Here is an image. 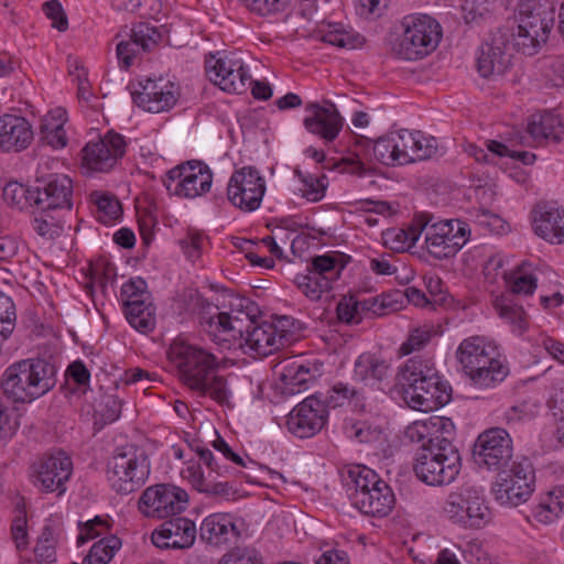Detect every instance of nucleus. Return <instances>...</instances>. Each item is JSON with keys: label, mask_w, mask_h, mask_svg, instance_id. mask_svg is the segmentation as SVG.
I'll return each mask as SVG.
<instances>
[{"label": "nucleus", "mask_w": 564, "mask_h": 564, "mask_svg": "<svg viewBox=\"0 0 564 564\" xmlns=\"http://www.w3.org/2000/svg\"><path fill=\"white\" fill-rule=\"evenodd\" d=\"M413 138L410 130L401 129L392 131L379 138L375 143L365 135H357L352 150V156L343 159L344 170L350 174L365 176L371 173L362 160L375 156L376 160L388 166L405 165L413 163L411 152Z\"/></svg>", "instance_id": "obj_1"}, {"label": "nucleus", "mask_w": 564, "mask_h": 564, "mask_svg": "<svg viewBox=\"0 0 564 564\" xmlns=\"http://www.w3.org/2000/svg\"><path fill=\"white\" fill-rule=\"evenodd\" d=\"M398 378L404 401L414 410L427 412L449 400L451 387L442 381L430 360L409 359L400 369Z\"/></svg>", "instance_id": "obj_2"}, {"label": "nucleus", "mask_w": 564, "mask_h": 564, "mask_svg": "<svg viewBox=\"0 0 564 564\" xmlns=\"http://www.w3.org/2000/svg\"><path fill=\"white\" fill-rule=\"evenodd\" d=\"M56 384V368L46 359L29 358L10 365L1 378L6 397L15 403H31Z\"/></svg>", "instance_id": "obj_3"}, {"label": "nucleus", "mask_w": 564, "mask_h": 564, "mask_svg": "<svg viewBox=\"0 0 564 564\" xmlns=\"http://www.w3.org/2000/svg\"><path fill=\"white\" fill-rule=\"evenodd\" d=\"M456 358L471 382L480 388H494L509 373L498 345L484 336L464 339L456 350Z\"/></svg>", "instance_id": "obj_4"}, {"label": "nucleus", "mask_w": 564, "mask_h": 564, "mask_svg": "<svg viewBox=\"0 0 564 564\" xmlns=\"http://www.w3.org/2000/svg\"><path fill=\"white\" fill-rule=\"evenodd\" d=\"M344 480L351 505L361 513L386 517L392 510L395 502L392 489L375 470L355 465L348 468Z\"/></svg>", "instance_id": "obj_5"}, {"label": "nucleus", "mask_w": 564, "mask_h": 564, "mask_svg": "<svg viewBox=\"0 0 564 564\" xmlns=\"http://www.w3.org/2000/svg\"><path fill=\"white\" fill-rule=\"evenodd\" d=\"M189 446L206 467L203 469L199 463H189L182 471L183 477L192 487L198 492L214 498L228 499L235 495V489L227 479L231 474V468L225 465L220 457H215L213 452L199 442H193Z\"/></svg>", "instance_id": "obj_6"}, {"label": "nucleus", "mask_w": 564, "mask_h": 564, "mask_svg": "<svg viewBox=\"0 0 564 564\" xmlns=\"http://www.w3.org/2000/svg\"><path fill=\"white\" fill-rule=\"evenodd\" d=\"M195 304L200 308L199 323L203 330L210 339L225 349L238 348L245 334V326L252 324L251 315L243 311L219 312L218 306L202 296L196 297Z\"/></svg>", "instance_id": "obj_7"}, {"label": "nucleus", "mask_w": 564, "mask_h": 564, "mask_svg": "<svg viewBox=\"0 0 564 564\" xmlns=\"http://www.w3.org/2000/svg\"><path fill=\"white\" fill-rule=\"evenodd\" d=\"M107 468L111 487L121 495L138 490L150 474L148 455L144 449L134 445L117 448L108 460Z\"/></svg>", "instance_id": "obj_8"}, {"label": "nucleus", "mask_w": 564, "mask_h": 564, "mask_svg": "<svg viewBox=\"0 0 564 564\" xmlns=\"http://www.w3.org/2000/svg\"><path fill=\"white\" fill-rule=\"evenodd\" d=\"M429 214H420L421 235H425V248L435 259L454 257L469 240V226L457 219L433 221Z\"/></svg>", "instance_id": "obj_9"}, {"label": "nucleus", "mask_w": 564, "mask_h": 564, "mask_svg": "<svg viewBox=\"0 0 564 564\" xmlns=\"http://www.w3.org/2000/svg\"><path fill=\"white\" fill-rule=\"evenodd\" d=\"M167 354L178 371L180 379L192 390L204 387L205 379L218 368V360L214 354L185 341H174Z\"/></svg>", "instance_id": "obj_10"}, {"label": "nucleus", "mask_w": 564, "mask_h": 564, "mask_svg": "<svg viewBox=\"0 0 564 564\" xmlns=\"http://www.w3.org/2000/svg\"><path fill=\"white\" fill-rule=\"evenodd\" d=\"M462 468V457L458 448H419L413 470L416 477L430 486H446L452 484Z\"/></svg>", "instance_id": "obj_11"}, {"label": "nucleus", "mask_w": 564, "mask_h": 564, "mask_svg": "<svg viewBox=\"0 0 564 564\" xmlns=\"http://www.w3.org/2000/svg\"><path fill=\"white\" fill-rule=\"evenodd\" d=\"M162 183L170 195L192 199L209 192L213 173L205 163L188 161L169 170Z\"/></svg>", "instance_id": "obj_12"}, {"label": "nucleus", "mask_w": 564, "mask_h": 564, "mask_svg": "<svg viewBox=\"0 0 564 564\" xmlns=\"http://www.w3.org/2000/svg\"><path fill=\"white\" fill-rule=\"evenodd\" d=\"M447 518L464 528H481L490 520V510L482 492L475 487H465L452 492L444 506Z\"/></svg>", "instance_id": "obj_13"}, {"label": "nucleus", "mask_w": 564, "mask_h": 564, "mask_svg": "<svg viewBox=\"0 0 564 564\" xmlns=\"http://www.w3.org/2000/svg\"><path fill=\"white\" fill-rule=\"evenodd\" d=\"M512 456V438L502 427H490L481 432L474 444L475 463L488 470L499 471L508 467Z\"/></svg>", "instance_id": "obj_14"}, {"label": "nucleus", "mask_w": 564, "mask_h": 564, "mask_svg": "<svg viewBox=\"0 0 564 564\" xmlns=\"http://www.w3.org/2000/svg\"><path fill=\"white\" fill-rule=\"evenodd\" d=\"M265 181L253 166L236 170L227 185L228 200L243 213L257 210L265 194Z\"/></svg>", "instance_id": "obj_15"}, {"label": "nucleus", "mask_w": 564, "mask_h": 564, "mask_svg": "<svg viewBox=\"0 0 564 564\" xmlns=\"http://www.w3.org/2000/svg\"><path fill=\"white\" fill-rule=\"evenodd\" d=\"M187 492L176 486L159 484L147 488L139 499V510L149 518L165 519L184 511Z\"/></svg>", "instance_id": "obj_16"}, {"label": "nucleus", "mask_w": 564, "mask_h": 564, "mask_svg": "<svg viewBox=\"0 0 564 564\" xmlns=\"http://www.w3.org/2000/svg\"><path fill=\"white\" fill-rule=\"evenodd\" d=\"M112 9L135 13L141 19L131 30V35H167L172 23H161L165 14L161 0H108Z\"/></svg>", "instance_id": "obj_17"}, {"label": "nucleus", "mask_w": 564, "mask_h": 564, "mask_svg": "<svg viewBox=\"0 0 564 564\" xmlns=\"http://www.w3.org/2000/svg\"><path fill=\"white\" fill-rule=\"evenodd\" d=\"M127 149L124 138L113 131L97 140L89 141L82 150V165L88 172H109L121 159Z\"/></svg>", "instance_id": "obj_18"}, {"label": "nucleus", "mask_w": 564, "mask_h": 564, "mask_svg": "<svg viewBox=\"0 0 564 564\" xmlns=\"http://www.w3.org/2000/svg\"><path fill=\"white\" fill-rule=\"evenodd\" d=\"M405 436L412 442L421 444L420 448H457L454 444L455 425L445 416H430L417 420L405 430Z\"/></svg>", "instance_id": "obj_19"}, {"label": "nucleus", "mask_w": 564, "mask_h": 564, "mask_svg": "<svg viewBox=\"0 0 564 564\" xmlns=\"http://www.w3.org/2000/svg\"><path fill=\"white\" fill-rule=\"evenodd\" d=\"M74 184L65 174H50L37 178L34 203L46 210L68 213L73 208Z\"/></svg>", "instance_id": "obj_20"}, {"label": "nucleus", "mask_w": 564, "mask_h": 564, "mask_svg": "<svg viewBox=\"0 0 564 564\" xmlns=\"http://www.w3.org/2000/svg\"><path fill=\"white\" fill-rule=\"evenodd\" d=\"M327 421V411L319 397L312 395L299 403L289 414L288 430L300 438L318 433Z\"/></svg>", "instance_id": "obj_21"}, {"label": "nucleus", "mask_w": 564, "mask_h": 564, "mask_svg": "<svg viewBox=\"0 0 564 564\" xmlns=\"http://www.w3.org/2000/svg\"><path fill=\"white\" fill-rule=\"evenodd\" d=\"M513 48L509 37H490L477 53L476 65L479 75L487 79L502 76L511 66Z\"/></svg>", "instance_id": "obj_22"}, {"label": "nucleus", "mask_w": 564, "mask_h": 564, "mask_svg": "<svg viewBox=\"0 0 564 564\" xmlns=\"http://www.w3.org/2000/svg\"><path fill=\"white\" fill-rule=\"evenodd\" d=\"M323 362L314 360L304 362L300 359H289L279 365V382L276 389L283 395H294L307 389L308 383L322 375Z\"/></svg>", "instance_id": "obj_23"}, {"label": "nucleus", "mask_w": 564, "mask_h": 564, "mask_svg": "<svg viewBox=\"0 0 564 564\" xmlns=\"http://www.w3.org/2000/svg\"><path fill=\"white\" fill-rule=\"evenodd\" d=\"M73 471L70 457L63 451L44 457L34 473V485L46 492L57 491L62 495L65 490V482Z\"/></svg>", "instance_id": "obj_24"}, {"label": "nucleus", "mask_w": 564, "mask_h": 564, "mask_svg": "<svg viewBox=\"0 0 564 564\" xmlns=\"http://www.w3.org/2000/svg\"><path fill=\"white\" fill-rule=\"evenodd\" d=\"M141 89L132 93L133 101L145 111L159 113L171 109L177 101V87L164 78H147Z\"/></svg>", "instance_id": "obj_25"}, {"label": "nucleus", "mask_w": 564, "mask_h": 564, "mask_svg": "<svg viewBox=\"0 0 564 564\" xmlns=\"http://www.w3.org/2000/svg\"><path fill=\"white\" fill-rule=\"evenodd\" d=\"M291 337V334L276 324L262 322L258 324L252 318L250 326H245V334L239 341L238 348L247 346L259 355L268 356L283 347Z\"/></svg>", "instance_id": "obj_26"}, {"label": "nucleus", "mask_w": 564, "mask_h": 564, "mask_svg": "<svg viewBox=\"0 0 564 564\" xmlns=\"http://www.w3.org/2000/svg\"><path fill=\"white\" fill-rule=\"evenodd\" d=\"M305 111L308 115L304 118L303 124L308 132L321 137L326 142H332L338 137L344 119L333 102L326 101L324 106L310 102Z\"/></svg>", "instance_id": "obj_27"}, {"label": "nucleus", "mask_w": 564, "mask_h": 564, "mask_svg": "<svg viewBox=\"0 0 564 564\" xmlns=\"http://www.w3.org/2000/svg\"><path fill=\"white\" fill-rule=\"evenodd\" d=\"M197 535L194 521L177 517L164 521L160 529L152 533V542L160 549H188Z\"/></svg>", "instance_id": "obj_28"}, {"label": "nucleus", "mask_w": 564, "mask_h": 564, "mask_svg": "<svg viewBox=\"0 0 564 564\" xmlns=\"http://www.w3.org/2000/svg\"><path fill=\"white\" fill-rule=\"evenodd\" d=\"M240 535L235 519L229 513H213L200 523L199 538L212 547H227Z\"/></svg>", "instance_id": "obj_29"}, {"label": "nucleus", "mask_w": 564, "mask_h": 564, "mask_svg": "<svg viewBox=\"0 0 564 564\" xmlns=\"http://www.w3.org/2000/svg\"><path fill=\"white\" fill-rule=\"evenodd\" d=\"M31 123L21 116L6 113L0 117V151L18 153L33 141Z\"/></svg>", "instance_id": "obj_30"}, {"label": "nucleus", "mask_w": 564, "mask_h": 564, "mask_svg": "<svg viewBox=\"0 0 564 564\" xmlns=\"http://www.w3.org/2000/svg\"><path fill=\"white\" fill-rule=\"evenodd\" d=\"M387 308L395 310L389 295L365 301H358L354 295H349L340 299L336 312L340 322L346 324H359L362 321L364 313L383 315Z\"/></svg>", "instance_id": "obj_31"}, {"label": "nucleus", "mask_w": 564, "mask_h": 564, "mask_svg": "<svg viewBox=\"0 0 564 564\" xmlns=\"http://www.w3.org/2000/svg\"><path fill=\"white\" fill-rule=\"evenodd\" d=\"M533 227L543 239L564 243V208L538 204L533 209Z\"/></svg>", "instance_id": "obj_32"}, {"label": "nucleus", "mask_w": 564, "mask_h": 564, "mask_svg": "<svg viewBox=\"0 0 564 564\" xmlns=\"http://www.w3.org/2000/svg\"><path fill=\"white\" fill-rule=\"evenodd\" d=\"M527 131L534 142L560 143L564 135V123L560 116L544 111L530 117Z\"/></svg>", "instance_id": "obj_33"}, {"label": "nucleus", "mask_w": 564, "mask_h": 564, "mask_svg": "<svg viewBox=\"0 0 564 564\" xmlns=\"http://www.w3.org/2000/svg\"><path fill=\"white\" fill-rule=\"evenodd\" d=\"M440 44V37H389L387 46L403 59L415 61L433 52Z\"/></svg>", "instance_id": "obj_34"}, {"label": "nucleus", "mask_w": 564, "mask_h": 564, "mask_svg": "<svg viewBox=\"0 0 564 564\" xmlns=\"http://www.w3.org/2000/svg\"><path fill=\"white\" fill-rule=\"evenodd\" d=\"M390 365L371 352L361 354L354 365V379L365 386L375 387L388 378Z\"/></svg>", "instance_id": "obj_35"}, {"label": "nucleus", "mask_w": 564, "mask_h": 564, "mask_svg": "<svg viewBox=\"0 0 564 564\" xmlns=\"http://www.w3.org/2000/svg\"><path fill=\"white\" fill-rule=\"evenodd\" d=\"M492 492L497 501L505 506H519L527 501L533 492L525 479L517 484L511 480L508 473L498 471L497 480L492 487Z\"/></svg>", "instance_id": "obj_36"}, {"label": "nucleus", "mask_w": 564, "mask_h": 564, "mask_svg": "<svg viewBox=\"0 0 564 564\" xmlns=\"http://www.w3.org/2000/svg\"><path fill=\"white\" fill-rule=\"evenodd\" d=\"M123 311L128 323L135 330L149 334L155 328L156 314L151 300L124 302Z\"/></svg>", "instance_id": "obj_37"}, {"label": "nucleus", "mask_w": 564, "mask_h": 564, "mask_svg": "<svg viewBox=\"0 0 564 564\" xmlns=\"http://www.w3.org/2000/svg\"><path fill=\"white\" fill-rule=\"evenodd\" d=\"M66 122V111L56 108L47 116L43 117L40 126L41 140L54 149H62L67 143L64 123Z\"/></svg>", "instance_id": "obj_38"}, {"label": "nucleus", "mask_w": 564, "mask_h": 564, "mask_svg": "<svg viewBox=\"0 0 564 564\" xmlns=\"http://www.w3.org/2000/svg\"><path fill=\"white\" fill-rule=\"evenodd\" d=\"M349 260V257L339 252H327L322 256L312 258L310 265L314 274L326 279L328 284H333L334 281L338 280L341 271L345 269Z\"/></svg>", "instance_id": "obj_39"}, {"label": "nucleus", "mask_w": 564, "mask_h": 564, "mask_svg": "<svg viewBox=\"0 0 564 564\" xmlns=\"http://www.w3.org/2000/svg\"><path fill=\"white\" fill-rule=\"evenodd\" d=\"M400 30L405 35H443L440 21L425 12H412L400 20Z\"/></svg>", "instance_id": "obj_40"}, {"label": "nucleus", "mask_w": 564, "mask_h": 564, "mask_svg": "<svg viewBox=\"0 0 564 564\" xmlns=\"http://www.w3.org/2000/svg\"><path fill=\"white\" fill-rule=\"evenodd\" d=\"M528 12H518V35H540L547 34L553 28L554 20L552 14H547L539 9H528Z\"/></svg>", "instance_id": "obj_41"}, {"label": "nucleus", "mask_w": 564, "mask_h": 564, "mask_svg": "<svg viewBox=\"0 0 564 564\" xmlns=\"http://www.w3.org/2000/svg\"><path fill=\"white\" fill-rule=\"evenodd\" d=\"M32 220L33 230L45 239L59 237L64 229L63 212L46 210L43 206H36Z\"/></svg>", "instance_id": "obj_42"}, {"label": "nucleus", "mask_w": 564, "mask_h": 564, "mask_svg": "<svg viewBox=\"0 0 564 564\" xmlns=\"http://www.w3.org/2000/svg\"><path fill=\"white\" fill-rule=\"evenodd\" d=\"M420 215H416L406 229L392 228L383 232L384 243L394 251H404L419 240L421 236Z\"/></svg>", "instance_id": "obj_43"}, {"label": "nucleus", "mask_w": 564, "mask_h": 564, "mask_svg": "<svg viewBox=\"0 0 564 564\" xmlns=\"http://www.w3.org/2000/svg\"><path fill=\"white\" fill-rule=\"evenodd\" d=\"M494 306L499 316L511 325L513 333L522 335L528 329V315L523 307L512 304L507 295L497 297L494 302Z\"/></svg>", "instance_id": "obj_44"}, {"label": "nucleus", "mask_w": 564, "mask_h": 564, "mask_svg": "<svg viewBox=\"0 0 564 564\" xmlns=\"http://www.w3.org/2000/svg\"><path fill=\"white\" fill-rule=\"evenodd\" d=\"M158 45V41L154 37H129L126 41H121L117 45V56L119 63L128 69L135 57L142 53L150 52Z\"/></svg>", "instance_id": "obj_45"}, {"label": "nucleus", "mask_w": 564, "mask_h": 564, "mask_svg": "<svg viewBox=\"0 0 564 564\" xmlns=\"http://www.w3.org/2000/svg\"><path fill=\"white\" fill-rule=\"evenodd\" d=\"M294 175L299 178L301 187L299 191L302 197L308 202L316 203L324 198L327 188L326 175L317 176L315 174L305 173L299 167L294 169Z\"/></svg>", "instance_id": "obj_46"}, {"label": "nucleus", "mask_w": 564, "mask_h": 564, "mask_svg": "<svg viewBox=\"0 0 564 564\" xmlns=\"http://www.w3.org/2000/svg\"><path fill=\"white\" fill-rule=\"evenodd\" d=\"M564 511V485L555 487L538 506L535 518L539 522L551 523Z\"/></svg>", "instance_id": "obj_47"}, {"label": "nucleus", "mask_w": 564, "mask_h": 564, "mask_svg": "<svg viewBox=\"0 0 564 564\" xmlns=\"http://www.w3.org/2000/svg\"><path fill=\"white\" fill-rule=\"evenodd\" d=\"M232 67H240V57L236 53H225L220 56L209 54L205 61L206 74L212 83L218 86V79L232 72Z\"/></svg>", "instance_id": "obj_48"}, {"label": "nucleus", "mask_w": 564, "mask_h": 564, "mask_svg": "<svg viewBox=\"0 0 564 564\" xmlns=\"http://www.w3.org/2000/svg\"><path fill=\"white\" fill-rule=\"evenodd\" d=\"M305 274H296L294 283L297 289L311 301L321 300L323 293L328 292L332 286L326 279H321L317 274L307 268Z\"/></svg>", "instance_id": "obj_49"}, {"label": "nucleus", "mask_w": 564, "mask_h": 564, "mask_svg": "<svg viewBox=\"0 0 564 564\" xmlns=\"http://www.w3.org/2000/svg\"><path fill=\"white\" fill-rule=\"evenodd\" d=\"M194 391L199 392L202 395H209L219 404L229 405L231 391L226 378L223 376H215L213 373L208 379H205L204 387L196 388Z\"/></svg>", "instance_id": "obj_50"}, {"label": "nucleus", "mask_w": 564, "mask_h": 564, "mask_svg": "<svg viewBox=\"0 0 564 564\" xmlns=\"http://www.w3.org/2000/svg\"><path fill=\"white\" fill-rule=\"evenodd\" d=\"M234 68L227 76L218 79V87L227 93L242 94L246 91L247 83L250 82L251 76L241 58L240 67Z\"/></svg>", "instance_id": "obj_51"}, {"label": "nucleus", "mask_w": 564, "mask_h": 564, "mask_svg": "<svg viewBox=\"0 0 564 564\" xmlns=\"http://www.w3.org/2000/svg\"><path fill=\"white\" fill-rule=\"evenodd\" d=\"M413 138V150L411 152L413 163L416 161L430 160L436 155L438 143L434 137H426L421 131H411Z\"/></svg>", "instance_id": "obj_52"}, {"label": "nucleus", "mask_w": 564, "mask_h": 564, "mask_svg": "<svg viewBox=\"0 0 564 564\" xmlns=\"http://www.w3.org/2000/svg\"><path fill=\"white\" fill-rule=\"evenodd\" d=\"M432 336L433 328L431 326H423L412 329L406 340L399 348L400 355L406 356L423 349L430 343Z\"/></svg>", "instance_id": "obj_53"}, {"label": "nucleus", "mask_w": 564, "mask_h": 564, "mask_svg": "<svg viewBox=\"0 0 564 564\" xmlns=\"http://www.w3.org/2000/svg\"><path fill=\"white\" fill-rule=\"evenodd\" d=\"M56 544L57 538L54 530L51 527H44L34 550L36 557L42 562H54Z\"/></svg>", "instance_id": "obj_54"}, {"label": "nucleus", "mask_w": 564, "mask_h": 564, "mask_svg": "<svg viewBox=\"0 0 564 564\" xmlns=\"http://www.w3.org/2000/svg\"><path fill=\"white\" fill-rule=\"evenodd\" d=\"M501 473H508L511 480L516 484L525 479L529 482V487L534 489V469L531 462L528 458L522 457L519 460H511L508 467L500 470Z\"/></svg>", "instance_id": "obj_55"}, {"label": "nucleus", "mask_w": 564, "mask_h": 564, "mask_svg": "<svg viewBox=\"0 0 564 564\" xmlns=\"http://www.w3.org/2000/svg\"><path fill=\"white\" fill-rule=\"evenodd\" d=\"M344 431L349 438H354L359 443H369L377 440L379 434L378 431L372 429L367 422L354 419L345 420Z\"/></svg>", "instance_id": "obj_56"}, {"label": "nucleus", "mask_w": 564, "mask_h": 564, "mask_svg": "<svg viewBox=\"0 0 564 564\" xmlns=\"http://www.w3.org/2000/svg\"><path fill=\"white\" fill-rule=\"evenodd\" d=\"M19 421L14 409H10L0 397V438H11L19 429Z\"/></svg>", "instance_id": "obj_57"}, {"label": "nucleus", "mask_w": 564, "mask_h": 564, "mask_svg": "<svg viewBox=\"0 0 564 564\" xmlns=\"http://www.w3.org/2000/svg\"><path fill=\"white\" fill-rule=\"evenodd\" d=\"M242 2L251 12L268 15L284 11L291 0H242Z\"/></svg>", "instance_id": "obj_58"}, {"label": "nucleus", "mask_w": 564, "mask_h": 564, "mask_svg": "<svg viewBox=\"0 0 564 564\" xmlns=\"http://www.w3.org/2000/svg\"><path fill=\"white\" fill-rule=\"evenodd\" d=\"M42 10L51 21L52 26L58 32H65L68 26L67 15L57 0L46 1L42 4Z\"/></svg>", "instance_id": "obj_59"}, {"label": "nucleus", "mask_w": 564, "mask_h": 564, "mask_svg": "<svg viewBox=\"0 0 564 564\" xmlns=\"http://www.w3.org/2000/svg\"><path fill=\"white\" fill-rule=\"evenodd\" d=\"M512 294L531 295L536 289V279L532 274L518 272L507 280Z\"/></svg>", "instance_id": "obj_60"}, {"label": "nucleus", "mask_w": 564, "mask_h": 564, "mask_svg": "<svg viewBox=\"0 0 564 564\" xmlns=\"http://www.w3.org/2000/svg\"><path fill=\"white\" fill-rule=\"evenodd\" d=\"M121 296L124 302L151 300L150 293L147 291V282L142 278H134L124 283L121 288Z\"/></svg>", "instance_id": "obj_61"}, {"label": "nucleus", "mask_w": 564, "mask_h": 564, "mask_svg": "<svg viewBox=\"0 0 564 564\" xmlns=\"http://www.w3.org/2000/svg\"><path fill=\"white\" fill-rule=\"evenodd\" d=\"M96 205L101 214L99 218L104 223L117 219L121 214V205L113 196L100 195L96 199Z\"/></svg>", "instance_id": "obj_62"}, {"label": "nucleus", "mask_w": 564, "mask_h": 564, "mask_svg": "<svg viewBox=\"0 0 564 564\" xmlns=\"http://www.w3.org/2000/svg\"><path fill=\"white\" fill-rule=\"evenodd\" d=\"M205 237L199 232H188V235L180 241V246L191 261L197 260L203 252Z\"/></svg>", "instance_id": "obj_63"}, {"label": "nucleus", "mask_w": 564, "mask_h": 564, "mask_svg": "<svg viewBox=\"0 0 564 564\" xmlns=\"http://www.w3.org/2000/svg\"><path fill=\"white\" fill-rule=\"evenodd\" d=\"M218 564H262L253 551L235 550L225 554Z\"/></svg>", "instance_id": "obj_64"}]
</instances>
